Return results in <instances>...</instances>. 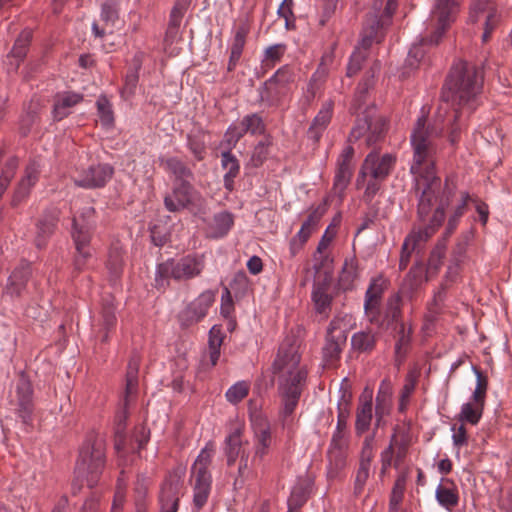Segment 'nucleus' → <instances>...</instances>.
Here are the masks:
<instances>
[{
	"instance_id": "nucleus-1",
	"label": "nucleus",
	"mask_w": 512,
	"mask_h": 512,
	"mask_svg": "<svg viewBox=\"0 0 512 512\" xmlns=\"http://www.w3.org/2000/svg\"><path fill=\"white\" fill-rule=\"evenodd\" d=\"M427 117L422 114L414 124L410 135L413 159L410 172L414 178V188L418 197L417 217L426 221L432 208L437 203L429 223L420 229H413L404 239L399 259V269L407 268L411 255L420 242H426L442 225L445 209L451 202V192L442 191L441 179L436 175L434 155L436 147L433 138L443 132V127L426 126Z\"/></svg>"
},
{
	"instance_id": "nucleus-2",
	"label": "nucleus",
	"mask_w": 512,
	"mask_h": 512,
	"mask_svg": "<svg viewBox=\"0 0 512 512\" xmlns=\"http://www.w3.org/2000/svg\"><path fill=\"white\" fill-rule=\"evenodd\" d=\"M483 80L482 71L476 65L465 61L456 62L447 76L443 86L442 98L457 107L449 135L452 144L457 142L458 132L460 131V127L456 124L462 113L459 110L467 111L468 114L476 110L480 104Z\"/></svg>"
},
{
	"instance_id": "nucleus-3",
	"label": "nucleus",
	"mask_w": 512,
	"mask_h": 512,
	"mask_svg": "<svg viewBox=\"0 0 512 512\" xmlns=\"http://www.w3.org/2000/svg\"><path fill=\"white\" fill-rule=\"evenodd\" d=\"M206 267L204 253H189L179 259H167L156 267L155 285L157 288L169 285V280L189 281L201 276Z\"/></svg>"
},
{
	"instance_id": "nucleus-4",
	"label": "nucleus",
	"mask_w": 512,
	"mask_h": 512,
	"mask_svg": "<svg viewBox=\"0 0 512 512\" xmlns=\"http://www.w3.org/2000/svg\"><path fill=\"white\" fill-rule=\"evenodd\" d=\"M216 452L215 443L208 441L200 450L190 467V482L193 489V507L199 512L207 503L212 489L210 466Z\"/></svg>"
},
{
	"instance_id": "nucleus-5",
	"label": "nucleus",
	"mask_w": 512,
	"mask_h": 512,
	"mask_svg": "<svg viewBox=\"0 0 512 512\" xmlns=\"http://www.w3.org/2000/svg\"><path fill=\"white\" fill-rule=\"evenodd\" d=\"M300 345L294 337H286L278 348L273 362V373L278 376V383L290 380L295 383H305L307 370L300 364Z\"/></svg>"
},
{
	"instance_id": "nucleus-6",
	"label": "nucleus",
	"mask_w": 512,
	"mask_h": 512,
	"mask_svg": "<svg viewBox=\"0 0 512 512\" xmlns=\"http://www.w3.org/2000/svg\"><path fill=\"white\" fill-rule=\"evenodd\" d=\"M139 366L140 357L138 355H133L127 366L123 408L116 413L114 420L115 449L118 452L123 450L125 446V430L129 416L128 407L133 402L137 394Z\"/></svg>"
},
{
	"instance_id": "nucleus-7",
	"label": "nucleus",
	"mask_w": 512,
	"mask_h": 512,
	"mask_svg": "<svg viewBox=\"0 0 512 512\" xmlns=\"http://www.w3.org/2000/svg\"><path fill=\"white\" fill-rule=\"evenodd\" d=\"M105 465V449L101 441L86 440L80 448L75 472L85 478L92 488L99 480Z\"/></svg>"
},
{
	"instance_id": "nucleus-8",
	"label": "nucleus",
	"mask_w": 512,
	"mask_h": 512,
	"mask_svg": "<svg viewBox=\"0 0 512 512\" xmlns=\"http://www.w3.org/2000/svg\"><path fill=\"white\" fill-rule=\"evenodd\" d=\"M295 74L289 65L280 67L258 89L259 101L268 106H278L290 94Z\"/></svg>"
},
{
	"instance_id": "nucleus-9",
	"label": "nucleus",
	"mask_w": 512,
	"mask_h": 512,
	"mask_svg": "<svg viewBox=\"0 0 512 512\" xmlns=\"http://www.w3.org/2000/svg\"><path fill=\"white\" fill-rule=\"evenodd\" d=\"M164 207L171 213L200 208L203 198L189 180L174 181L170 192L163 199Z\"/></svg>"
},
{
	"instance_id": "nucleus-10",
	"label": "nucleus",
	"mask_w": 512,
	"mask_h": 512,
	"mask_svg": "<svg viewBox=\"0 0 512 512\" xmlns=\"http://www.w3.org/2000/svg\"><path fill=\"white\" fill-rule=\"evenodd\" d=\"M114 175V168L108 163H95L75 171L72 181L83 189H100L107 185Z\"/></svg>"
},
{
	"instance_id": "nucleus-11",
	"label": "nucleus",
	"mask_w": 512,
	"mask_h": 512,
	"mask_svg": "<svg viewBox=\"0 0 512 512\" xmlns=\"http://www.w3.org/2000/svg\"><path fill=\"white\" fill-rule=\"evenodd\" d=\"M458 9L456 0H435L430 21L435 29L429 38L423 39V43L437 45L446 29L454 21Z\"/></svg>"
},
{
	"instance_id": "nucleus-12",
	"label": "nucleus",
	"mask_w": 512,
	"mask_h": 512,
	"mask_svg": "<svg viewBox=\"0 0 512 512\" xmlns=\"http://www.w3.org/2000/svg\"><path fill=\"white\" fill-rule=\"evenodd\" d=\"M304 384L290 382V380L278 383V393L281 400L279 418L283 428L290 430L293 426V414L298 406Z\"/></svg>"
},
{
	"instance_id": "nucleus-13",
	"label": "nucleus",
	"mask_w": 512,
	"mask_h": 512,
	"mask_svg": "<svg viewBox=\"0 0 512 512\" xmlns=\"http://www.w3.org/2000/svg\"><path fill=\"white\" fill-rule=\"evenodd\" d=\"M395 163L396 157L393 154L380 155L376 151L370 152L362 164L357 185H360L367 176H370L373 180H384L392 171Z\"/></svg>"
},
{
	"instance_id": "nucleus-14",
	"label": "nucleus",
	"mask_w": 512,
	"mask_h": 512,
	"mask_svg": "<svg viewBox=\"0 0 512 512\" xmlns=\"http://www.w3.org/2000/svg\"><path fill=\"white\" fill-rule=\"evenodd\" d=\"M182 486V475L177 471L169 472L161 485L158 496L160 512L178 511Z\"/></svg>"
},
{
	"instance_id": "nucleus-15",
	"label": "nucleus",
	"mask_w": 512,
	"mask_h": 512,
	"mask_svg": "<svg viewBox=\"0 0 512 512\" xmlns=\"http://www.w3.org/2000/svg\"><path fill=\"white\" fill-rule=\"evenodd\" d=\"M215 296L216 293L212 290H205L200 293L180 312L179 320L181 325L188 327L201 321L214 303Z\"/></svg>"
},
{
	"instance_id": "nucleus-16",
	"label": "nucleus",
	"mask_w": 512,
	"mask_h": 512,
	"mask_svg": "<svg viewBox=\"0 0 512 512\" xmlns=\"http://www.w3.org/2000/svg\"><path fill=\"white\" fill-rule=\"evenodd\" d=\"M272 431L266 418L258 417L253 421V463H261L268 455L272 445Z\"/></svg>"
},
{
	"instance_id": "nucleus-17",
	"label": "nucleus",
	"mask_w": 512,
	"mask_h": 512,
	"mask_svg": "<svg viewBox=\"0 0 512 512\" xmlns=\"http://www.w3.org/2000/svg\"><path fill=\"white\" fill-rule=\"evenodd\" d=\"M373 392L365 388L359 398V405L356 410L355 433L357 436L363 435L371 426L373 419Z\"/></svg>"
},
{
	"instance_id": "nucleus-18",
	"label": "nucleus",
	"mask_w": 512,
	"mask_h": 512,
	"mask_svg": "<svg viewBox=\"0 0 512 512\" xmlns=\"http://www.w3.org/2000/svg\"><path fill=\"white\" fill-rule=\"evenodd\" d=\"M338 320L333 319L327 328L326 341L322 349L323 361L325 367H333L340 358L342 351V343L345 342L346 336H341V341L333 333L338 328Z\"/></svg>"
},
{
	"instance_id": "nucleus-19",
	"label": "nucleus",
	"mask_w": 512,
	"mask_h": 512,
	"mask_svg": "<svg viewBox=\"0 0 512 512\" xmlns=\"http://www.w3.org/2000/svg\"><path fill=\"white\" fill-rule=\"evenodd\" d=\"M17 413L25 424L31 420L33 411V390L30 381L23 375L18 379L16 384Z\"/></svg>"
},
{
	"instance_id": "nucleus-20",
	"label": "nucleus",
	"mask_w": 512,
	"mask_h": 512,
	"mask_svg": "<svg viewBox=\"0 0 512 512\" xmlns=\"http://www.w3.org/2000/svg\"><path fill=\"white\" fill-rule=\"evenodd\" d=\"M470 13L474 22L478 21L480 14L487 13L484 22V31L481 37L482 42H487L491 38L492 33L500 26L502 21V15L495 4V0L489 3V5H487V7L483 10L473 9L472 0L470 4Z\"/></svg>"
},
{
	"instance_id": "nucleus-21",
	"label": "nucleus",
	"mask_w": 512,
	"mask_h": 512,
	"mask_svg": "<svg viewBox=\"0 0 512 512\" xmlns=\"http://www.w3.org/2000/svg\"><path fill=\"white\" fill-rule=\"evenodd\" d=\"M39 178V168L36 163H30L26 166L24 176L19 181L17 187L14 190L11 206L17 207L22 201H24L30 194L31 189L37 183Z\"/></svg>"
},
{
	"instance_id": "nucleus-22",
	"label": "nucleus",
	"mask_w": 512,
	"mask_h": 512,
	"mask_svg": "<svg viewBox=\"0 0 512 512\" xmlns=\"http://www.w3.org/2000/svg\"><path fill=\"white\" fill-rule=\"evenodd\" d=\"M334 111V101L332 99L326 100L314 119L310 127L308 128L307 134L310 139L318 142L331 122Z\"/></svg>"
},
{
	"instance_id": "nucleus-23",
	"label": "nucleus",
	"mask_w": 512,
	"mask_h": 512,
	"mask_svg": "<svg viewBox=\"0 0 512 512\" xmlns=\"http://www.w3.org/2000/svg\"><path fill=\"white\" fill-rule=\"evenodd\" d=\"M330 288V282L326 279L313 284L311 299L316 313L325 315L329 314L333 300Z\"/></svg>"
},
{
	"instance_id": "nucleus-24",
	"label": "nucleus",
	"mask_w": 512,
	"mask_h": 512,
	"mask_svg": "<svg viewBox=\"0 0 512 512\" xmlns=\"http://www.w3.org/2000/svg\"><path fill=\"white\" fill-rule=\"evenodd\" d=\"M30 275L31 272L28 266L16 268L7 280L3 294L9 296L10 298L20 297L26 290Z\"/></svg>"
},
{
	"instance_id": "nucleus-25",
	"label": "nucleus",
	"mask_w": 512,
	"mask_h": 512,
	"mask_svg": "<svg viewBox=\"0 0 512 512\" xmlns=\"http://www.w3.org/2000/svg\"><path fill=\"white\" fill-rule=\"evenodd\" d=\"M83 101V95L75 92H62L55 96L53 117L60 121L71 113V108Z\"/></svg>"
},
{
	"instance_id": "nucleus-26",
	"label": "nucleus",
	"mask_w": 512,
	"mask_h": 512,
	"mask_svg": "<svg viewBox=\"0 0 512 512\" xmlns=\"http://www.w3.org/2000/svg\"><path fill=\"white\" fill-rule=\"evenodd\" d=\"M348 451L349 443H329L327 460L330 474H337L346 466Z\"/></svg>"
},
{
	"instance_id": "nucleus-27",
	"label": "nucleus",
	"mask_w": 512,
	"mask_h": 512,
	"mask_svg": "<svg viewBox=\"0 0 512 512\" xmlns=\"http://www.w3.org/2000/svg\"><path fill=\"white\" fill-rule=\"evenodd\" d=\"M124 267V248L120 242H113L108 250L106 268L110 279L116 281L120 278Z\"/></svg>"
},
{
	"instance_id": "nucleus-28",
	"label": "nucleus",
	"mask_w": 512,
	"mask_h": 512,
	"mask_svg": "<svg viewBox=\"0 0 512 512\" xmlns=\"http://www.w3.org/2000/svg\"><path fill=\"white\" fill-rule=\"evenodd\" d=\"M243 450L242 430L240 428H236L225 438L224 454L226 456V463L228 467H232L236 464V461L240 458Z\"/></svg>"
},
{
	"instance_id": "nucleus-29",
	"label": "nucleus",
	"mask_w": 512,
	"mask_h": 512,
	"mask_svg": "<svg viewBox=\"0 0 512 512\" xmlns=\"http://www.w3.org/2000/svg\"><path fill=\"white\" fill-rule=\"evenodd\" d=\"M426 281L427 277L425 276L422 263H415L403 280L401 292L411 298L413 293Z\"/></svg>"
},
{
	"instance_id": "nucleus-30",
	"label": "nucleus",
	"mask_w": 512,
	"mask_h": 512,
	"mask_svg": "<svg viewBox=\"0 0 512 512\" xmlns=\"http://www.w3.org/2000/svg\"><path fill=\"white\" fill-rule=\"evenodd\" d=\"M72 224V239L75 247H92L91 240L94 231L92 221L81 223L80 219L73 218Z\"/></svg>"
},
{
	"instance_id": "nucleus-31",
	"label": "nucleus",
	"mask_w": 512,
	"mask_h": 512,
	"mask_svg": "<svg viewBox=\"0 0 512 512\" xmlns=\"http://www.w3.org/2000/svg\"><path fill=\"white\" fill-rule=\"evenodd\" d=\"M224 338L225 334L222 327L220 325H213L208 334L207 355L209 357L210 367H214L219 361Z\"/></svg>"
},
{
	"instance_id": "nucleus-32",
	"label": "nucleus",
	"mask_w": 512,
	"mask_h": 512,
	"mask_svg": "<svg viewBox=\"0 0 512 512\" xmlns=\"http://www.w3.org/2000/svg\"><path fill=\"white\" fill-rule=\"evenodd\" d=\"M328 75L322 69H316L311 75L306 89L303 91L302 101L310 106L315 97L323 90Z\"/></svg>"
},
{
	"instance_id": "nucleus-33",
	"label": "nucleus",
	"mask_w": 512,
	"mask_h": 512,
	"mask_svg": "<svg viewBox=\"0 0 512 512\" xmlns=\"http://www.w3.org/2000/svg\"><path fill=\"white\" fill-rule=\"evenodd\" d=\"M435 497L439 505L451 511L458 505L459 495L458 490L453 482L446 481L445 484H440L436 488Z\"/></svg>"
},
{
	"instance_id": "nucleus-34",
	"label": "nucleus",
	"mask_w": 512,
	"mask_h": 512,
	"mask_svg": "<svg viewBox=\"0 0 512 512\" xmlns=\"http://www.w3.org/2000/svg\"><path fill=\"white\" fill-rule=\"evenodd\" d=\"M402 317V309H401V296L400 294H394L387 299L384 317L381 319L379 317V323H376L379 326L390 327L393 323H400V319Z\"/></svg>"
},
{
	"instance_id": "nucleus-35",
	"label": "nucleus",
	"mask_w": 512,
	"mask_h": 512,
	"mask_svg": "<svg viewBox=\"0 0 512 512\" xmlns=\"http://www.w3.org/2000/svg\"><path fill=\"white\" fill-rule=\"evenodd\" d=\"M248 34V28L246 26H240L237 28L233 41L230 48V57L228 63V70L232 71L237 66L241 55L243 53V49L246 43V37Z\"/></svg>"
},
{
	"instance_id": "nucleus-36",
	"label": "nucleus",
	"mask_w": 512,
	"mask_h": 512,
	"mask_svg": "<svg viewBox=\"0 0 512 512\" xmlns=\"http://www.w3.org/2000/svg\"><path fill=\"white\" fill-rule=\"evenodd\" d=\"M340 397L337 402V423L335 428L348 430V420L350 417V406L352 394L348 389L340 388Z\"/></svg>"
},
{
	"instance_id": "nucleus-37",
	"label": "nucleus",
	"mask_w": 512,
	"mask_h": 512,
	"mask_svg": "<svg viewBox=\"0 0 512 512\" xmlns=\"http://www.w3.org/2000/svg\"><path fill=\"white\" fill-rule=\"evenodd\" d=\"M253 464L254 463L252 461L250 463L249 451L244 448L239 458L237 473L233 481V488L235 490L242 489L246 479L253 474V470L251 467Z\"/></svg>"
},
{
	"instance_id": "nucleus-38",
	"label": "nucleus",
	"mask_w": 512,
	"mask_h": 512,
	"mask_svg": "<svg viewBox=\"0 0 512 512\" xmlns=\"http://www.w3.org/2000/svg\"><path fill=\"white\" fill-rule=\"evenodd\" d=\"M234 225V216L229 211H222L214 215L212 224V237L222 238L228 234Z\"/></svg>"
},
{
	"instance_id": "nucleus-39",
	"label": "nucleus",
	"mask_w": 512,
	"mask_h": 512,
	"mask_svg": "<svg viewBox=\"0 0 512 512\" xmlns=\"http://www.w3.org/2000/svg\"><path fill=\"white\" fill-rule=\"evenodd\" d=\"M161 164L174 177V181L189 180L192 178V171L177 157L160 158Z\"/></svg>"
},
{
	"instance_id": "nucleus-40",
	"label": "nucleus",
	"mask_w": 512,
	"mask_h": 512,
	"mask_svg": "<svg viewBox=\"0 0 512 512\" xmlns=\"http://www.w3.org/2000/svg\"><path fill=\"white\" fill-rule=\"evenodd\" d=\"M484 405L482 403L467 402L461 406L457 419L462 423L477 425L482 417Z\"/></svg>"
},
{
	"instance_id": "nucleus-41",
	"label": "nucleus",
	"mask_w": 512,
	"mask_h": 512,
	"mask_svg": "<svg viewBox=\"0 0 512 512\" xmlns=\"http://www.w3.org/2000/svg\"><path fill=\"white\" fill-rule=\"evenodd\" d=\"M411 335V326L407 327L405 323L400 322L395 343V354L397 358H403L407 354L411 344Z\"/></svg>"
},
{
	"instance_id": "nucleus-42",
	"label": "nucleus",
	"mask_w": 512,
	"mask_h": 512,
	"mask_svg": "<svg viewBox=\"0 0 512 512\" xmlns=\"http://www.w3.org/2000/svg\"><path fill=\"white\" fill-rule=\"evenodd\" d=\"M187 146L197 160H202L205 153V132L193 130L187 134Z\"/></svg>"
},
{
	"instance_id": "nucleus-43",
	"label": "nucleus",
	"mask_w": 512,
	"mask_h": 512,
	"mask_svg": "<svg viewBox=\"0 0 512 512\" xmlns=\"http://www.w3.org/2000/svg\"><path fill=\"white\" fill-rule=\"evenodd\" d=\"M358 277V265L354 258L346 259L339 276V282L344 289H351Z\"/></svg>"
},
{
	"instance_id": "nucleus-44",
	"label": "nucleus",
	"mask_w": 512,
	"mask_h": 512,
	"mask_svg": "<svg viewBox=\"0 0 512 512\" xmlns=\"http://www.w3.org/2000/svg\"><path fill=\"white\" fill-rule=\"evenodd\" d=\"M31 39L32 32L27 29L23 30L16 39L10 53L12 57L17 59L16 68L19 66V62L26 56Z\"/></svg>"
},
{
	"instance_id": "nucleus-45",
	"label": "nucleus",
	"mask_w": 512,
	"mask_h": 512,
	"mask_svg": "<svg viewBox=\"0 0 512 512\" xmlns=\"http://www.w3.org/2000/svg\"><path fill=\"white\" fill-rule=\"evenodd\" d=\"M287 46L283 43H278L269 46L262 58V66L266 69L273 68L276 63L280 62L286 52Z\"/></svg>"
},
{
	"instance_id": "nucleus-46",
	"label": "nucleus",
	"mask_w": 512,
	"mask_h": 512,
	"mask_svg": "<svg viewBox=\"0 0 512 512\" xmlns=\"http://www.w3.org/2000/svg\"><path fill=\"white\" fill-rule=\"evenodd\" d=\"M416 376L413 373H408L405 377V383L401 389L398 411L404 413L409 405L410 398L416 387Z\"/></svg>"
},
{
	"instance_id": "nucleus-47",
	"label": "nucleus",
	"mask_w": 512,
	"mask_h": 512,
	"mask_svg": "<svg viewBox=\"0 0 512 512\" xmlns=\"http://www.w3.org/2000/svg\"><path fill=\"white\" fill-rule=\"evenodd\" d=\"M245 134L246 132L241 121L234 122L230 124L229 127L227 128L224 134L222 145L226 149L232 150Z\"/></svg>"
},
{
	"instance_id": "nucleus-48",
	"label": "nucleus",
	"mask_w": 512,
	"mask_h": 512,
	"mask_svg": "<svg viewBox=\"0 0 512 512\" xmlns=\"http://www.w3.org/2000/svg\"><path fill=\"white\" fill-rule=\"evenodd\" d=\"M96 106L101 124L105 127H111L114 124V113L107 96L100 95L96 101Z\"/></svg>"
},
{
	"instance_id": "nucleus-49",
	"label": "nucleus",
	"mask_w": 512,
	"mask_h": 512,
	"mask_svg": "<svg viewBox=\"0 0 512 512\" xmlns=\"http://www.w3.org/2000/svg\"><path fill=\"white\" fill-rule=\"evenodd\" d=\"M250 383L245 380L237 381L229 387L225 393L226 400L236 405L240 403L249 393Z\"/></svg>"
},
{
	"instance_id": "nucleus-50",
	"label": "nucleus",
	"mask_w": 512,
	"mask_h": 512,
	"mask_svg": "<svg viewBox=\"0 0 512 512\" xmlns=\"http://www.w3.org/2000/svg\"><path fill=\"white\" fill-rule=\"evenodd\" d=\"M121 0H105L101 5V20L106 26H114L119 18V6Z\"/></svg>"
},
{
	"instance_id": "nucleus-51",
	"label": "nucleus",
	"mask_w": 512,
	"mask_h": 512,
	"mask_svg": "<svg viewBox=\"0 0 512 512\" xmlns=\"http://www.w3.org/2000/svg\"><path fill=\"white\" fill-rule=\"evenodd\" d=\"M320 218L321 214L318 212V209L312 211L308 215L307 219L302 223L300 230L297 232L294 238L300 240L303 243H306L312 232L315 230Z\"/></svg>"
},
{
	"instance_id": "nucleus-52",
	"label": "nucleus",
	"mask_w": 512,
	"mask_h": 512,
	"mask_svg": "<svg viewBox=\"0 0 512 512\" xmlns=\"http://www.w3.org/2000/svg\"><path fill=\"white\" fill-rule=\"evenodd\" d=\"M375 342L374 334L366 331L357 332L351 338L353 349L360 352L371 351L375 346Z\"/></svg>"
},
{
	"instance_id": "nucleus-53",
	"label": "nucleus",
	"mask_w": 512,
	"mask_h": 512,
	"mask_svg": "<svg viewBox=\"0 0 512 512\" xmlns=\"http://www.w3.org/2000/svg\"><path fill=\"white\" fill-rule=\"evenodd\" d=\"M469 199H470L469 193L468 192H462V194H461V202L456 206L453 215L450 216V218L448 220L444 237H447V238L450 237V235L456 229V227H457V225L459 223L460 218L463 216V214L465 212V207H466Z\"/></svg>"
},
{
	"instance_id": "nucleus-54",
	"label": "nucleus",
	"mask_w": 512,
	"mask_h": 512,
	"mask_svg": "<svg viewBox=\"0 0 512 512\" xmlns=\"http://www.w3.org/2000/svg\"><path fill=\"white\" fill-rule=\"evenodd\" d=\"M447 239V237H442L437 241L435 247L430 253V257L428 260L429 269H434L435 271H437L441 267L443 259L445 258L446 255Z\"/></svg>"
},
{
	"instance_id": "nucleus-55",
	"label": "nucleus",
	"mask_w": 512,
	"mask_h": 512,
	"mask_svg": "<svg viewBox=\"0 0 512 512\" xmlns=\"http://www.w3.org/2000/svg\"><path fill=\"white\" fill-rule=\"evenodd\" d=\"M18 167V160L17 158H10L0 175V200L2 199L4 193L6 192L7 188L9 187L11 180L15 176V172Z\"/></svg>"
},
{
	"instance_id": "nucleus-56",
	"label": "nucleus",
	"mask_w": 512,
	"mask_h": 512,
	"mask_svg": "<svg viewBox=\"0 0 512 512\" xmlns=\"http://www.w3.org/2000/svg\"><path fill=\"white\" fill-rule=\"evenodd\" d=\"M242 125L244 126L245 132L252 135H261L265 132V124L262 117L257 114H249L242 118Z\"/></svg>"
},
{
	"instance_id": "nucleus-57",
	"label": "nucleus",
	"mask_w": 512,
	"mask_h": 512,
	"mask_svg": "<svg viewBox=\"0 0 512 512\" xmlns=\"http://www.w3.org/2000/svg\"><path fill=\"white\" fill-rule=\"evenodd\" d=\"M55 229V220L52 218H44L39 220L37 224L36 244L38 247L45 245L46 239L52 235Z\"/></svg>"
},
{
	"instance_id": "nucleus-58",
	"label": "nucleus",
	"mask_w": 512,
	"mask_h": 512,
	"mask_svg": "<svg viewBox=\"0 0 512 512\" xmlns=\"http://www.w3.org/2000/svg\"><path fill=\"white\" fill-rule=\"evenodd\" d=\"M134 492L137 512H146L145 499L148 493V483L144 476L137 479Z\"/></svg>"
},
{
	"instance_id": "nucleus-59",
	"label": "nucleus",
	"mask_w": 512,
	"mask_h": 512,
	"mask_svg": "<svg viewBox=\"0 0 512 512\" xmlns=\"http://www.w3.org/2000/svg\"><path fill=\"white\" fill-rule=\"evenodd\" d=\"M352 177V166L337 164V170L334 177V189L340 193L343 192L349 184Z\"/></svg>"
},
{
	"instance_id": "nucleus-60",
	"label": "nucleus",
	"mask_w": 512,
	"mask_h": 512,
	"mask_svg": "<svg viewBox=\"0 0 512 512\" xmlns=\"http://www.w3.org/2000/svg\"><path fill=\"white\" fill-rule=\"evenodd\" d=\"M309 496L308 487L297 484L293 487L290 497L288 498V507L300 508L307 501Z\"/></svg>"
},
{
	"instance_id": "nucleus-61",
	"label": "nucleus",
	"mask_w": 512,
	"mask_h": 512,
	"mask_svg": "<svg viewBox=\"0 0 512 512\" xmlns=\"http://www.w3.org/2000/svg\"><path fill=\"white\" fill-rule=\"evenodd\" d=\"M375 434L376 432L373 431L371 434L365 436L362 443L359 464L371 465L374 457Z\"/></svg>"
},
{
	"instance_id": "nucleus-62",
	"label": "nucleus",
	"mask_w": 512,
	"mask_h": 512,
	"mask_svg": "<svg viewBox=\"0 0 512 512\" xmlns=\"http://www.w3.org/2000/svg\"><path fill=\"white\" fill-rule=\"evenodd\" d=\"M379 25H380L379 21L374 20L371 27L369 29L364 30V34L359 42V45L356 48H360L361 51L366 53V51L368 50V48L372 45V43L374 41L379 42V39L377 36Z\"/></svg>"
},
{
	"instance_id": "nucleus-63",
	"label": "nucleus",
	"mask_w": 512,
	"mask_h": 512,
	"mask_svg": "<svg viewBox=\"0 0 512 512\" xmlns=\"http://www.w3.org/2000/svg\"><path fill=\"white\" fill-rule=\"evenodd\" d=\"M75 250L74 266L78 271H82L86 268L89 260L92 259L94 249L92 247H75Z\"/></svg>"
},
{
	"instance_id": "nucleus-64",
	"label": "nucleus",
	"mask_w": 512,
	"mask_h": 512,
	"mask_svg": "<svg viewBox=\"0 0 512 512\" xmlns=\"http://www.w3.org/2000/svg\"><path fill=\"white\" fill-rule=\"evenodd\" d=\"M366 59V53L360 50V48H355L354 52L350 56L348 65H347V72L346 75L348 77H352L355 74H357L361 67L362 63Z\"/></svg>"
}]
</instances>
